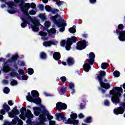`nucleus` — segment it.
<instances>
[{
    "label": "nucleus",
    "mask_w": 125,
    "mask_h": 125,
    "mask_svg": "<svg viewBox=\"0 0 125 125\" xmlns=\"http://www.w3.org/2000/svg\"><path fill=\"white\" fill-rule=\"evenodd\" d=\"M121 87H114L112 90H111L109 92V94L112 95L111 97V101L114 104L117 105V104L120 103V97L122 96L123 89L122 88L123 85H120Z\"/></svg>",
    "instance_id": "1"
},
{
    "label": "nucleus",
    "mask_w": 125,
    "mask_h": 125,
    "mask_svg": "<svg viewBox=\"0 0 125 125\" xmlns=\"http://www.w3.org/2000/svg\"><path fill=\"white\" fill-rule=\"evenodd\" d=\"M58 17H61V16L58 14H56L54 16L51 17V20L54 24L57 26L58 28H61L59 29V32H64L65 31V27L67 26V23L62 18H60L57 20Z\"/></svg>",
    "instance_id": "2"
},
{
    "label": "nucleus",
    "mask_w": 125,
    "mask_h": 125,
    "mask_svg": "<svg viewBox=\"0 0 125 125\" xmlns=\"http://www.w3.org/2000/svg\"><path fill=\"white\" fill-rule=\"evenodd\" d=\"M96 75V80H98L100 85L102 88L109 89V88L111 87L110 84L107 83V79H104L103 81V78L106 76V72H105V71L100 70L98 72V74H97Z\"/></svg>",
    "instance_id": "3"
},
{
    "label": "nucleus",
    "mask_w": 125,
    "mask_h": 125,
    "mask_svg": "<svg viewBox=\"0 0 125 125\" xmlns=\"http://www.w3.org/2000/svg\"><path fill=\"white\" fill-rule=\"evenodd\" d=\"M77 41V37L75 36H72L70 38H67L66 40V43L65 45V49L67 51H69L71 49V47L73 43L76 42Z\"/></svg>",
    "instance_id": "4"
},
{
    "label": "nucleus",
    "mask_w": 125,
    "mask_h": 125,
    "mask_svg": "<svg viewBox=\"0 0 125 125\" xmlns=\"http://www.w3.org/2000/svg\"><path fill=\"white\" fill-rule=\"evenodd\" d=\"M87 43L88 42H86L84 40L79 41L77 43L76 49L77 50H83L86 47Z\"/></svg>",
    "instance_id": "5"
},
{
    "label": "nucleus",
    "mask_w": 125,
    "mask_h": 125,
    "mask_svg": "<svg viewBox=\"0 0 125 125\" xmlns=\"http://www.w3.org/2000/svg\"><path fill=\"white\" fill-rule=\"evenodd\" d=\"M95 60L93 59H89L88 60V63H84L83 65V69L85 72H89L91 70V66L90 65H93Z\"/></svg>",
    "instance_id": "6"
},
{
    "label": "nucleus",
    "mask_w": 125,
    "mask_h": 125,
    "mask_svg": "<svg viewBox=\"0 0 125 125\" xmlns=\"http://www.w3.org/2000/svg\"><path fill=\"white\" fill-rule=\"evenodd\" d=\"M56 108L58 111L66 110V109H67V104L65 103H62L61 102H59L57 103Z\"/></svg>",
    "instance_id": "7"
},
{
    "label": "nucleus",
    "mask_w": 125,
    "mask_h": 125,
    "mask_svg": "<svg viewBox=\"0 0 125 125\" xmlns=\"http://www.w3.org/2000/svg\"><path fill=\"white\" fill-rule=\"evenodd\" d=\"M11 112H8L9 117H10V118H15L17 115L20 114V112H19V110L17 109V106H15L11 110Z\"/></svg>",
    "instance_id": "8"
},
{
    "label": "nucleus",
    "mask_w": 125,
    "mask_h": 125,
    "mask_svg": "<svg viewBox=\"0 0 125 125\" xmlns=\"http://www.w3.org/2000/svg\"><path fill=\"white\" fill-rule=\"evenodd\" d=\"M24 2H25L23 0L21 1V3L19 5L20 7H21V10H22V9H26L28 10V9L30 8V3H24Z\"/></svg>",
    "instance_id": "9"
},
{
    "label": "nucleus",
    "mask_w": 125,
    "mask_h": 125,
    "mask_svg": "<svg viewBox=\"0 0 125 125\" xmlns=\"http://www.w3.org/2000/svg\"><path fill=\"white\" fill-rule=\"evenodd\" d=\"M39 26H41V23H40V21H35L34 23L33 24H31V28L32 31H33V32H38V31L40 30Z\"/></svg>",
    "instance_id": "10"
},
{
    "label": "nucleus",
    "mask_w": 125,
    "mask_h": 125,
    "mask_svg": "<svg viewBox=\"0 0 125 125\" xmlns=\"http://www.w3.org/2000/svg\"><path fill=\"white\" fill-rule=\"evenodd\" d=\"M56 43H55V42L52 41H44L43 42V45L45 47L51 46V45H56Z\"/></svg>",
    "instance_id": "11"
},
{
    "label": "nucleus",
    "mask_w": 125,
    "mask_h": 125,
    "mask_svg": "<svg viewBox=\"0 0 125 125\" xmlns=\"http://www.w3.org/2000/svg\"><path fill=\"white\" fill-rule=\"evenodd\" d=\"M19 58V55L16 54L15 55L11 57V59H8L9 63H16L17 59Z\"/></svg>",
    "instance_id": "12"
},
{
    "label": "nucleus",
    "mask_w": 125,
    "mask_h": 125,
    "mask_svg": "<svg viewBox=\"0 0 125 125\" xmlns=\"http://www.w3.org/2000/svg\"><path fill=\"white\" fill-rule=\"evenodd\" d=\"M118 35V39L120 42H125V31H120Z\"/></svg>",
    "instance_id": "13"
},
{
    "label": "nucleus",
    "mask_w": 125,
    "mask_h": 125,
    "mask_svg": "<svg viewBox=\"0 0 125 125\" xmlns=\"http://www.w3.org/2000/svg\"><path fill=\"white\" fill-rule=\"evenodd\" d=\"M32 100L29 101V102L37 104V105H41L42 104V99L41 98H33V99H32Z\"/></svg>",
    "instance_id": "14"
},
{
    "label": "nucleus",
    "mask_w": 125,
    "mask_h": 125,
    "mask_svg": "<svg viewBox=\"0 0 125 125\" xmlns=\"http://www.w3.org/2000/svg\"><path fill=\"white\" fill-rule=\"evenodd\" d=\"M2 71L4 73H9L10 71H14V69L11 70V67L9 66V64H7V65H3Z\"/></svg>",
    "instance_id": "15"
},
{
    "label": "nucleus",
    "mask_w": 125,
    "mask_h": 125,
    "mask_svg": "<svg viewBox=\"0 0 125 125\" xmlns=\"http://www.w3.org/2000/svg\"><path fill=\"white\" fill-rule=\"evenodd\" d=\"M25 116L27 119H32L34 118V115L32 114V111L30 109H27V111L25 112Z\"/></svg>",
    "instance_id": "16"
},
{
    "label": "nucleus",
    "mask_w": 125,
    "mask_h": 125,
    "mask_svg": "<svg viewBox=\"0 0 125 125\" xmlns=\"http://www.w3.org/2000/svg\"><path fill=\"white\" fill-rule=\"evenodd\" d=\"M67 87H61L60 90L58 91V92L60 95H64V94H66L67 95Z\"/></svg>",
    "instance_id": "17"
},
{
    "label": "nucleus",
    "mask_w": 125,
    "mask_h": 125,
    "mask_svg": "<svg viewBox=\"0 0 125 125\" xmlns=\"http://www.w3.org/2000/svg\"><path fill=\"white\" fill-rule=\"evenodd\" d=\"M53 57L56 61H59L61 58V54L58 52H56L53 54Z\"/></svg>",
    "instance_id": "18"
},
{
    "label": "nucleus",
    "mask_w": 125,
    "mask_h": 125,
    "mask_svg": "<svg viewBox=\"0 0 125 125\" xmlns=\"http://www.w3.org/2000/svg\"><path fill=\"white\" fill-rule=\"evenodd\" d=\"M31 96L32 98H39L40 97V94L37 90H32L31 91Z\"/></svg>",
    "instance_id": "19"
},
{
    "label": "nucleus",
    "mask_w": 125,
    "mask_h": 125,
    "mask_svg": "<svg viewBox=\"0 0 125 125\" xmlns=\"http://www.w3.org/2000/svg\"><path fill=\"white\" fill-rule=\"evenodd\" d=\"M67 63L68 66H73L75 64V60L72 57H69L67 59Z\"/></svg>",
    "instance_id": "20"
},
{
    "label": "nucleus",
    "mask_w": 125,
    "mask_h": 125,
    "mask_svg": "<svg viewBox=\"0 0 125 125\" xmlns=\"http://www.w3.org/2000/svg\"><path fill=\"white\" fill-rule=\"evenodd\" d=\"M10 76H11V77H12L13 78H15V77H16L17 79H20L19 74L15 72V71H11L10 73Z\"/></svg>",
    "instance_id": "21"
},
{
    "label": "nucleus",
    "mask_w": 125,
    "mask_h": 125,
    "mask_svg": "<svg viewBox=\"0 0 125 125\" xmlns=\"http://www.w3.org/2000/svg\"><path fill=\"white\" fill-rule=\"evenodd\" d=\"M76 28H77L76 25H73L72 27L69 28L68 29L69 32L71 34H75L76 32Z\"/></svg>",
    "instance_id": "22"
},
{
    "label": "nucleus",
    "mask_w": 125,
    "mask_h": 125,
    "mask_svg": "<svg viewBox=\"0 0 125 125\" xmlns=\"http://www.w3.org/2000/svg\"><path fill=\"white\" fill-rule=\"evenodd\" d=\"M22 20L23 21V22H22L21 24V28H26V27H27V24H28V25H29V23L27 21H25L24 19H22Z\"/></svg>",
    "instance_id": "23"
},
{
    "label": "nucleus",
    "mask_w": 125,
    "mask_h": 125,
    "mask_svg": "<svg viewBox=\"0 0 125 125\" xmlns=\"http://www.w3.org/2000/svg\"><path fill=\"white\" fill-rule=\"evenodd\" d=\"M48 34L49 36H51L53 34H56V29L54 28H51L49 30H48Z\"/></svg>",
    "instance_id": "24"
},
{
    "label": "nucleus",
    "mask_w": 125,
    "mask_h": 125,
    "mask_svg": "<svg viewBox=\"0 0 125 125\" xmlns=\"http://www.w3.org/2000/svg\"><path fill=\"white\" fill-rule=\"evenodd\" d=\"M39 121L42 125H44V122H46L44 120L43 116L41 114L39 115Z\"/></svg>",
    "instance_id": "25"
},
{
    "label": "nucleus",
    "mask_w": 125,
    "mask_h": 125,
    "mask_svg": "<svg viewBox=\"0 0 125 125\" xmlns=\"http://www.w3.org/2000/svg\"><path fill=\"white\" fill-rule=\"evenodd\" d=\"M101 67L103 70H106V69L109 67V63L107 62H103L101 64Z\"/></svg>",
    "instance_id": "26"
},
{
    "label": "nucleus",
    "mask_w": 125,
    "mask_h": 125,
    "mask_svg": "<svg viewBox=\"0 0 125 125\" xmlns=\"http://www.w3.org/2000/svg\"><path fill=\"white\" fill-rule=\"evenodd\" d=\"M3 109L5 110L6 112H9L10 107L8 104H6V103H4V104H3Z\"/></svg>",
    "instance_id": "27"
},
{
    "label": "nucleus",
    "mask_w": 125,
    "mask_h": 125,
    "mask_svg": "<svg viewBox=\"0 0 125 125\" xmlns=\"http://www.w3.org/2000/svg\"><path fill=\"white\" fill-rule=\"evenodd\" d=\"M21 11L23 12V14L26 16V17H28V16H30V15H29V9H21Z\"/></svg>",
    "instance_id": "28"
},
{
    "label": "nucleus",
    "mask_w": 125,
    "mask_h": 125,
    "mask_svg": "<svg viewBox=\"0 0 125 125\" xmlns=\"http://www.w3.org/2000/svg\"><path fill=\"white\" fill-rule=\"evenodd\" d=\"M117 28H118V30H119L120 32H122L123 31H125V30H123L124 28H125V26H124V24H123L122 23L119 24L117 26Z\"/></svg>",
    "instance_id": "29"
},
{
    "label": "nucleus",
    "mask_w": 125,
    "mask_h": 125,
    "mask_svg": "<svg viewBox=\"0 0 125 125\" xmlns=\"http://www.w3.org/2000/svg\"><path fill=\"white\" fill-rule=\"evenodd\" d=\"M3 91L5 94H8L10 92V89H9V88H8V87H5L3 89Z\"/></svg>",
    "instance_id": "30"
},
{
    "label": "nucleus",
    "mask_w": 125,
    "mask_h": 125,
    "mask_svg": "<svg viewBox=\"0 0 125 125\" xmlns=\"http://www.w3.org/2000/svg\"><path fill=\"white\" fill-rule=\"evenodd\" d=\"M45 9L46 11H47V12H51L52 9V8L50 6L47 5L45 6Z\"/></svg>",
    "instance_id": "31"
},
{
    "label": "nucleus",
    "mask_w": 125,
    "mask_h": 125,
    "mask_svg": "<svg viewBox=\"0 0 125 125\" xmlns=\"http://www.w3.org/2000/svg\"><path fill=\"white\" fill-rule=\"evenodd\" d=\"M121 75V73H120V71H115L114 72H113V75L114 76V77L115 78H119V77H120Z\"/></svg>",
    "instance_id": "32"
},
{
    "label": "nucleus",
    "mask_w": 125,
    "mask_h": 125,
    "mask_svg": "<svg viewBox=\"0 0 125 125\" xmlns=\"http://www.w3.org/2000/svg\"><path fill=\"white\" fill-rule=\"evenodd\" d=\"M92 121V118H91V117H87L85 119V122L86 124H89L91 123Z\"/></svg>",
    "instance_id": "33"
},
{
    "label": "nucleus",
    "mask_w": 125,
    "mask_h": 125,
    "mask_svg": "<svg viewBox=\"0 0 125 125\" xmlns=\"http://www.w3.org/2000/svg\"><path fill=\"white\" fill-rule=\"evenodd\" d=\"M89 59H95V54L93 52H90L89 54Z\"/></svg>",
    "instance_id": "34"
},
{
    "label": "nucleus",
    "mask_w": 125,
    "mask_h": 125,
    "mask_svg": "<svg viewBox=\"0 0 125 125\" xmlns=\"http://www.w3.org/2000/svg\"><path fill=\"white\" fill-rule=\"evenodd\" d=\"M10 84L12 86H14V85H17V84H18V82H17V81L15 80L12 79V81L11 82Z\"/></svg>",
    "instance_id": "35"
},
{
    "label": "nucleus",
    "mask_w": 125,
    "mask_h": 125,
    "mask_svg": "<svg viewBox=\"0 0 125 125\" xmlns=\"http://www.w3.org/2000/svg\"><path fill=\"white\" fill-rule=\"evenodd\" d=\"M39 17L41 19L42 21L45 20L46 19V17L45 15L43 14H40L39 16Z\"/></svg>",
    "instance_id": "36"
},
{
    "label": "nucleus",
    "mask_w": 125,
    "mask_h": 125,
    "mask_svg": "<svg viewBox=\"0 0 125 125\" xmlns=\"http://www.w3.org/2000/svg\"><path fill=\"white\" fill-rule=\"evenodd\" d=\"M26 20H24L25 21H27V22L29 23L30 24V22H33V18H32V17L29 16L28 17H26Z\"/></svg>",
    "instance_id": "37"
},
{
    "label": "nucleus",
    "mask_w": 125,
    "mask_h": 125,
    "mask_svg": "<svg viewBox=\"0 0 125 125\" xmlns=\"http://www.w3.org/2000/svg\"><path fill=\"white\" fill-rule=\"evenodd\" d=\"M40 57L42 59H46V54L44 52H42L40 54Z\"/></svg>",
    "instance_id": "38"
},
{
    "label": "nucleus",
    "mask_w": 125,
    "mask_h": 125,
    "mask_svg": "<svg viewBox=\"0 0 125 125\" xmlns=\"http://www.w3.org/2000/svg\"><path fill=\"white\" fill-rule=\"evenodd\" d=\"M18 117L15 118L14 120L12 121L11 124L12 125H15L18 123Z\"/></svg>",
    "instance_id": "39"
},
{
    "label": "nucleus",
    "mask_w": 125,
    "mask_h": 125,
    "mask_svg": "<svg viewBox=\"0 0 125 125\" xmlns=\"http://www.w3.org/2000/svg\"><path fill=\"white\" fill-rule=\"evenodd\" d=\"M27 94H28V95L26 96V100L27 101L29 102V101H31L30 99H33V98H32V96H31V93L28 92L27 93Z\"/></svg>",
    "instance_id": "40"
},
{
    "label": "nucleus",
    "mask_w": 125,
    "mask_h": 125,
    "mask_svg": "<svg viewBox=\"0 0 125 125\" xmlns=\"http://www.w3.org/2000/svg\"><path fill=\"white\" fill-rule=\"evenodd\" d=\"M60 43H61V46L64 47V46L66 45V43H67V41H66V40H62L60 42Z\"/></svg>",
    "instance_id": "41"
},
{
    "label": "nucleus",
    "mask_w": 125,
    "mask_h": 125,
    "mask_svg": "<svg viewBox=\"0 0 125 125\" xmlns=\"http://www.w3.org/2000/svg\"><path fill=\"white\" fill-rule=\"evenodd\" d=\"M51 25V23L49 21H46L44 23V26L45 27H46V28H49Z\"/></svg>",
    "instance_id": "42"
},
{
    "label": "nucleus",
    "mask_w": 125,
    "mask_h": 125,
    "mask_svg": "<svg viewBox=\"0 0 125 125\" xmlns=\"http://www.w3.org/2000/svg\"><path fill=\"white\" fill-rule=\"evenodd\" d=\"M70 118H72L73 120H76L78 118V115H77V113H74L70 115Z\"/></svg>",
    "instance_id": "43"
},
{
    "label": "nucleus",
    "mask_w": 125,
    "mask_h": 125,
    "mask_svg": "<svg viewBox=\"0 0 125 125\" xmlns=\"http://www.w3.org/2000/svg\"><path fill=\"white\" fill-rule=\"evenodd\" d=\"M28 75H33L34 74V69L32 68H29L28 69Z\"/></svg>",
    "instance_id": "44"
},
{
    "label": "nucleus",
    "mask_w": 125,
    "mask_h": 125,
    "mask_svg": "<svg viewBox=\"0 0 125 125\" xmlns=\"http://www.w3.org/2000/svg\"><path fill=\"white\" fill-rule=\"evenodd\" d=\"M39 35L42 37H46V36H47V33L42 31H41L39 32Z\"/></svg>",
    "instance_id": "45"
},
{
    "label": "nucleus",
    "mask_w": 125,
    "mask_h": 125,
    "mask_svg": "<svg viewBox=\"0 0 125 125\" xmlns=\"http://www.w3.org/2000/svg\"><path fill=\"white\" fill-rule=\"evenodd\" d=\"M60 79L62 81V83H66L67 82V78L65 76L61 77Z\"/></svg>",
    "instance_id": "46"
},
{
    "label": "nucleus",
    "mask_w": 125,
    "mask_h": 125,
    "mask_svg": "<svg viewBox=\"0 0 125 125\" xmlns=\"http://www.w3.org/2000/svg\"><path fill=\"white\" fill-rule=\"evenodd\" d=\"M30 7L32 8V9H36V7H37V5H36V3L32 2L30 4Z\"/></svg>",
    "instance_id": "47"
},
{
    "label": "nucleus",
    "mask_w": 125,
    "mask_h": 125,
    "mask_svg": "<svg viewBox=\"0 0 125 125\" xmlns=\"http://www.w3.org/2000/svg\"><path fill=\"white\" fill-rule=\"evenodd\" d=\"M18 72L20 75H22V76H24L25 75V71H24V70L20 69L18 70Z\"/></svg>",
    "instance_id": "48"
},
{
    "label": "nucleus",
    "mask_w": 125,
    "mask_h": 125,
    "mask_svg": "<svg viewBox=\"0 0 125 125\" xmlns=\"http://www.w3.org/2000/svg\"><path fill=\"white\" fill-rule=\"evenodd\" d=\"M73 118H69L67 120V122H66L67 125H71V124H73Z\"/></svg>",
    "instance_id": "49"
},
{
    "label": "nucleus",
    "mask_w": 125,
    "mask_h": 125,
    "mask_svg": "<svg viewBox=\"0 0 125 125\" xmlns=\"http://www.w3.org/2000/svg\"><path fill=\"white\" fill-rule=\"evenodd\" d=\"M20 112L21 115H25V113L26 112V108L22 107L20 110Z\"/></svg>",
    "instance_id": "50"
},
{
    "label": "nucleus",
    "mask_w": 125,
    "mask_h": 125,
    "mask_svg": "<svg viewBox=\"0 0 125 125\" xmlns=\"http://www.w3.org/2000/svg\"><path fill=\"white\" fill-rule=\"evenodd\" d=\"M51 12L53 14H55L56 13H57V12H59V10L57 9H52Z\"/></svg>",
    "instance_id": "51"
},
{
    "label": "nucleus",
    "mask_w": 125,
    "mask_h": 125,
    "mask_svg": "<svg viewBox=\"0 0 125 125\" xmlns=\"http://www.w3.org/2000/svg\"><path fill=\"white\" fill-rule=\"evenodd\" d=\"M64 3L65 2L63 1H59L58 2H56V4H57L58 6L60 7V6H61V5H62V4H63V3Z\"/></svg>",
    "instance_id": "52"
},
{
    "label": "nucleus",
    "mask_w": 125,
    "mask_h": 125,
    "mask_svg": "<svg viewBox=\"0 0 125 125\" xmlns=\"http://www.w3.org/2000/svg\"><path fill=\"white\" fill-rule=\"evenodd\" d=\"M68 86L70 89H73L75 87V85L73 83H69Z\"/></svg>",
    "instance_id": "53"
},
{
    "label": "nucleus",
    "mask_w": 125,
    "mask_h": 125,
    "mask_svg": "<svg viewBox=\"0 0 125 125\" xmlns=\"http://www.w3.org/2000/svg\"><path fill=\"white\" fill-rule=\"evenodd\" d=\"M8 6V7H10L11 9H13V7L14 6V3L12 2L9 3Z\"/></svg>",
    "instance_id": "54"
},
{
    "label": "nucleus",
    "mask_w": 125,
    "mask_h": 125,
    "mask_svg": "<svg viewBox=\"0 0 125 125\" xmlns=\"http://www.w3.org/2000/svg\"><path fill=\"white\" fill-rule=\"evenodd\" d=\"M17 125H23V121L21 119H19V118H18V124Z\"/></svg>",
    "instance_id": "55"
},
{
    "label": "nucleus",
    "mask_w": 125,
    "mask_h": 125,
    "mask_svg": "<svg viewBox=\"0 0 125 125\" xmlns=\"http://www.w3.org/2000/svg\"><path fill=\"white\" fill-rule=\"evenodd\" d=\"M20 62V63L19 62H18V65H20V66H22V67H24V66H25L26 64H25V62L24 61H19Z\"/></svg>",
    "instance_id": "56"
},
{
    "label": "nucleus",
    "mask_w": 125,
    "mask_h": 125,
    "mask_svg": "<svg viewBox=\"0 0 125 125\" xmlns=\"http://www.w3.org/2000/svg\"><path fill=\"white\" fill-rule=\"evenodd\" d=\"M39 8H40V10H41L42 11L44 10V6H43V5L42 4H40L39 5Z\"/></svg>",
    "instance_id": "57"
},
{
    "label": "nucleus",
    "mask_w": 125,
    "mask_h": 125,
    "mask_svg": "<svg viewBox=\"0 0 125 125\" xmlns=\"http://www.w3.org/2000/svg\"><path fill=\"white\" fill-rule=\"evenodd\" d=\"M6 112V111L5 110H4L3 108V109H1L0 110V114L1 115H5Z\"/></svg>",
    "instance_id": "58"
},
{
    "label": "nucleus",
    "mask_w": 125,
    "mask_h": 125,
    "mask_svg": "<svg viewBox=\"0 0 125 125\" xmlns=\"http://www.w3.org/2000/svg\"><path fill=\"white\" fill-rule=\"evenodd\" d=\"M104 104L105 106H110V102L108 100H106L104 101Z\"/></svg>",
    "instance_id": "59"
},
{
    "label": "nucleus",
    "mask_w": 125,
    "mask_h": 125,
    "mask_svg": "<svg viewBox=\"0 0 125 125\" xmlns=\"http://www.w3.org/2000/svg\"><path fill=\"white\" fill-rule=\"evenodd\" d=\"M36 11L34 10H31L30 11H29V14L30 15H35V14H36Z\"/></svg>",
    "instance_id": "60"
},
{
    "label": "nucleus",
    "mask_w": 125,
    "mask_h": 125,
    "mask_svg": "<svg viewBox=\"0 0 125 125\" xmlns=\"http://www.w3.org/2000/svg\"><path fill=\"white\" fill-rule=\"evenodd\" d=\"M60 114H61V113H57L55 115L57 120H60Z\"/></svg>",
    "instance_id": "61"
},
{
    "label": "nucleus",
    "mask_w": 125,
    "mask_h": 125,
    "mask_svg": "<svg viewBox=\"0 0 125 125\" xmlns=\"http://www.w3.org/2000/svg\"><path fill=\"white\" fill-rule=\"evenodd\" d=\"M60 118H61L62 120H66V118L65 117V116L64 115L62 114V113L60 114Z\"/></svg>",
    "instance_id": "62"
},
{
    "label": "nucleus",
    "mask_w": 125,
    "mask_h": 125,
    "mask_svg": "<svg viewBox=\"0 0 125 125\" xmlns=\"http://www.w3.org/2000/svg\"><path fill=\"white\" fill-rule=\"evenodd\" d=\"M72 124L73 125H78V124H79V121L75 119H73V120L72 121Z\"/></svg>",
    "instance_id": "63"
},
{
    "label": "nucleus",
    "mask_w": 125,
    "mask_h": 125,
    "mask_svg": "<svg viewBox=\"0 0 125 125\" xmlns=\"http://www.w3.org/2000/svg\"><path fill=\"white\" fill-rule=\"evenodd\" d=\"M14 63V67L15 68V69H16V70H18V63H16V62Z\"/></svg>",
    "instance_id": "64"
}]
</instances>
